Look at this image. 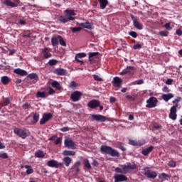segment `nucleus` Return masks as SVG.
<instances>
[{
	"label": "nucleus",
	"instance_id": "774afa93",
	"mask_svg": "<svg viewBox=\"0 0 182 182\" xmlns=\"http://www.w3.org/2000/svg\"><path fill=\"white\" fill-rule=\"evenodd\" d=\"M166 83V85H171V83H173V79H168Z\"/></svg>",
	"mask_w": 182,
	"mask_h": 182
},
{
	"label": "nucleus",
	"instance_id": "9d476101",
	"mask_svg": "<svg viewBox=\"0 0 182 182\" xmlns=\"http://www.w3.org/2000/svg\"><path fill=\"white\" fill-rule=\"evenodd\" d=\"M91 117L95 122H100L101 123H103V122H106V117H105L102 114H92Z\"/></svg>",
	"mask_w": 182,
	"mask_h": 182
},
{
	"label": "nucleus",
	"instance_id": "c756f323",
	"mask_svg": "<svg viewBox=\"0 0 182 182\" xmlns=\"http://www.w3.org/2000/svg\"><path fill=\"white\" fill-rule=\"evenodd\" d=\"M55 73L59 76H63L66 73V70L63 68H58L55 70Z\"/></svg>",
	"mask_w": 182,
	"mask_h": 182
},
{
	"label": "nucleus",
	"instance_id": "f03ea898",
	"mask_svg": "<svg viewBox=\"0 0 182 182\" xmlns=\"http://www.w3.org/2000/svg\"><path fill=\"white\" fill-rule=\"evenodd\" d=\"M66 15L65 16H61L59 18L60 22L62 23H66L68 22H70V21H75V11L73 10H65V11Z\"/></svg>",
	"mask_w": 182,
	"mask_h": 182
},
{
	"label": "nucleus",
	"instance_id": "cd10ccee",
	"mask_svg": "<svg viewBox=\"0 0 182 182\" xmlns=\"http://www.w3.org/2000/svg\"><path fill=\"white\" fill-rule=\"evenodd\" d=\"M1 82L3 85H8L9 82H11V78H9L8 76H3L1 78Z\"/></svg>",
	"mask_w": 182,
	"mask_h": 182
},
{
	"label": "nucleus",
	"instance_id": "39448f33",
	"mask_svg": "<svg viewBox=\"0 0 182 182\" xmlns=\"http://www.w3.org/2000/svg\"><path fill=\"white\" fill-rule=\"evenodd\" d=\"M14 132L15 133V134H17V136H18L21 139H26L28 137V133L26 132V131L23 129L15 128L14 129Z\"/></svg>",
	"mask_w": 182,
	"mask_h": 182
},
{
	"label": "nucleus",
	"instance_id": "2eb2a0df",
	"mask_svg": "<svg viewBox=\"0 0 182 182\" xmlns=\"http://www.w3.org/2000/svg\"><path fill=\"white\" fill-rule=\"evenodd\" d=\"M14 73L19 75L20 76H26V75H28V72H26V70H22L21 68L14 69Z\"/></svg>",
	"mask_w": 182,
	"mask_h": 182
},
{
	"label": "nucleus",
	"instance_id": "052dcab7",
	"mask_svg": "<svg viewBox=\"0 0 182 182\" xmlns=\"http://www.w3.org/2000/svg\"><path fill=\"white\" fill-rule=\"evenodd\" d=\"M133 48L134 49H141V45H140V44H135V45H134V46H133Z\"/></svg>",
	"mask_w": 182,
	"mask_h": 182
},
{
	"label": "nucleus",
	"instance_id": "1a4fd4ad",
	"mask_svg": "<svg viewBox=\"0 0 182 182\" xmlns=\"http://www.w3.org/2000/svg\"><path fill=\"white\" fill-rule=\"evenodd\" d=\"M130 75V76H133V73H134V67L133 66H127L125 69H124L122 72L119 73V75Z\"/></svg>",
	"mask_w": 182,
	"mask_h": 182
},
{
	"label": "nucleus",
	"instance_id": "680f3d73",
	"mask_svg": "<svg viewBox=\"0 0 182 182\" xmlns=\"http://www.w3.org/2000/svg\"><path fill=\"white\" fill-rule=\"evenodd\" d=\"M79 166H80V161H77L75 163V164L73 166V168H77V167H79Z\"/></svg>",
	"mask_w": 182,
	"mask_h": 182
},
{
	"label": "nucleus",
	"instance_id": "4d7b16f0",
	"mask_svg": "<svg viewBox=\"0 0 182 182\" xmlns=\"http://www.w3.org/2000/svg\"><path fill=\"white\" fill-rule=\"evenodd\" d=\"M129 34L130 35V36H132V38H137V33L134 31H131Z\"/></svg>",
	"mask_w": 182,
	"mask_h": 182
},
{
	"label": "nucleus",
	"instance_id": "f704fd0d",
	"mask_svg": "<svg viewBox=\"0 0 182 182\" xmlns=\"http://www.w3.org/2000/svg\"><path fill=\"white\" fill-rule=\"evenodd\" d=\"M98 54H99L98 52L89 53V60L91 63H93V62L92 61V58L95 56H97Z\"/></svg>",
	"mask_w": 182,
	"mask_h": 182
},
{
	"label": "nucleus",
	"instance_id": "37998d69",
	"mask_svg": "<svg viewBox=\"0 0 182 182\" xmlns=\"http://www.w3.org/2000/svg\"><path fill=\"white\" fill-rule=\"evenodd\" d=\"M127 167L128 168L129 171V170H136V164H128Z\"/></svg>",
	"mask_w": 182,
	"mask_h": 182
},
{
	"label": "nucleus",
	"instance_id": "f257e3e1",
	"mask_svg": "<svg viewBox=\"0 0 182 182\" xmlns=\"http://www.w3.org/2000/svg\"><path fill=\"white\" fill-rule=\"evenodd\" d=\"M100 151L102 154H109L112 157H120V153L117 150L112 148V146L102 145L100 147Z\"/></svg>",
	"mask_w": 182,
	"mask_h": 182
},
{
	"label": "nucleus",
	"instance_id": "338daca9",
	"mask_svg": "<svg viewBox=\"0 0 182 182\" xmlns=\"http://www.w3.org/2000/svg\"><path fill=\"white\" fill-rule=\"evenodd\" d=\"M18 23L21 25H26V21H25V20L20 19Z\"/></svg>",
	"mask_w": 182,
	"mask_h": 182
},
{
	"label": "nucleus",
	"instance_id": "bf43d9fd",
	"mask_svg": "<svg viewBox=\"0 0 182 182\" xmlns=\"http://www.w3.org/2000/svg\"><path fill=\"white\" fill-rule=\"evenodd\" d=\"M115 172L116 173H120L121 174H123V169H122V168H115Z\"/></svg>",
	"mask_w": 182,
	"mask_h": 182
},
{
	"label": "nucleus",
	"instance_id": "a18cd8bd",
	"mask_svg": "<svg viewBox=\"0 0 182 182\" xmlns=\"http://www.w3.org/2000/svg\"><path fill=\"white\" fill-rule=\"evenodd\" d=\"M122 168L123 174H127V173H129V168H127V165H124Z\"/></svg>",
	"mask_w": 182,
	"mask_h": 182
},
{
	"label": "nucleus",
	"instance_id": "7ed1b4c3",
	"mask_svg": "<svg viewBox=\"0 0 182 182\" xmlns=\"http://www.w3.org/2000/svg\"><path fill=\"white\" fill-rule=\"evenodd\" d=\"M158 102L159 100H157V98L156 97H151L146 100V107H147L148 109H153L154 107H156V106H157Z\"/></svg>",
	"mask_w": 182,
	"mask_h": 182
},
{
	"label": "nucleus",
	"instance_id": "a211bd4d",
	"mask_svg": "<svg viewBox=\"0 0 182 182\" xmlns=\"http://www.w3.org/2000/svg\"><path fill=\"white\" fill-rule=\"evenodd\" d=\"M154 149V146H149L148 148L144 149L141 151V154L144 156H149V154H150V153H151V151H153Z\"/></svg>",
	"mask_w": 182,
	"mask_h": 182
},
{
	"label": "nucleus",
	"instance_id": "e433bc0d",
	"mask_svg": "<svg viewBox=\"0 0 182 182\" xmlns=\"http://www.w3.org/2000/svg\"><path fill=\"white\" fill-rule=\"evenodd\" d=\"M181 97H176V98L173 101V105H175L176 109H177V107H178V102H181Z\"/></svg>",
	"mask_w": 182,
	"mask_h": 182
},
{
	"label": "nucleus",
	"instance_id": "a19ab883",
	"mask_svg": "<svg viewBox=\"0 0 182 182\" xmlns=\"http://www.w3.org/2000/svg\"><path fill=\"white\" fill-rule=\"evenodd\" d=\"M48 65L50 66H55V65H58V60H55V59H50L49 61H48Z\"/></svg>",
	"mask_w": 182,
	"mask_h": 182
},
{
	"label": "nucleus",
	"instance_id": "f3484780",
	"mask_svg": "<svg viewBox=\"0 0 182 182\" xmlns=\"http://www.w3.org/2000/svg\"><path fill=\"white\" fill-rule=\"evenodd\" d=\"M3 4L6 6H10V8H16L18 4L12 2L11 0H5Z\"/></svg>",
	"mask_w": 182,
	"mask_h": 182
},
{
	"label": "nucleus",
	"instance_id": "7c9ffc66",
	"mask_svg": "<svg viewBox=\"0 0 182 182\" xmlns=\"http://www.w3.org/2000/svg\"><path fill=\"white\" fill-rule=\"evenodd\" d=\"M133 23L134 26H135L136 29H139V31H141V29H143V24H141L138 21H134Z\"/></svg>",
	"mask_w": 182,
	"mask_h": 182
},
{
	"label": "nucleus",
	"instance_id": "e2e57ef3",
	"mask_svg": "<svg viewBox=\"0 0 182 182\" xmlns=\"http://www.w3.org/2000/svg\"><path fill=\"white\" fill-rule=\"evenodd\" d=\"M46 122L48 121L43 117L42 119L40 120V124H45Z\"/></svg>",
	"mask_w": 182,
	"mask_h": 182
},
{
	"label": "nucleus",
	"instance_id": "ea45409f",
	"mask_svg": "<svg viewBox=\"0 0 182 182\" xmlns=\"http://www.w3.org/2000/svg\"><path fill=\"white\" fill-rule=\"evenodd\" d=\"M39 120V114H34L33 117V121L32 123H38Z\"/></svg>",
	"mask_w": 182,
	"mask_h": 182
},
{
	"label": "nucleus",
	"instance_id": "603ef678",
	"mask_svg": "<svg viewBox=\"0 0 182 182\" xmlns=\"http://www.w3.org/2000/svg\"><path fill=\"white\" fill-rule=\"evenodd\" d=\"M168 165L170 167H175V166H176V161H170L168 163Z\"/></svg>",
	"mask_w": 182,
	"mask_h": 182
},
{
	"label": "nucleus",
	"instance_id": "c9c22d12",
	"mask_svg": "<svg viewBox=\"0 0 182 182\" xmlns=\"http://www.w3.org/2000/svg\"><path fill=\"white\" fill-rule=\"evenodd\" d=\"M84 166L88 170H90V168H92V166L90 165V163H89V159H85L84 160Z\"/></svg>",
	"mask_w": 182,
	"mask_h": 182
},
{
	"label": "nucleus",
	"instance_id": "864d4df0",
	"mask_svg": "<svg viewBox=\"0 0 182 182\" xmlns=\"http://www.w3.org/2000/svg\"><path fill=\"white\" fill-rule=\"evenodd\" d=\"M1 159H8V154L6 153H0Z\"/></svg>",
	"mask_w": 182,
	"mask_h": 182
},
{
	"label": "nucleus",
	"instance_id": "3c124183",
	"mask_svg": "<svg viewBox=\"0 0 182 182\" xmlns=\"http://www.w3.org/2000/svg\"><path fill=\"white\" fill-rule=\"evenodd\" d=\"M77 86V84H76V82L73 81L70 83V87H71V89H76V87Z\"/></svg>",
	"mask_w": 182,
	"mask_h": 182
},
{
	"label": "nucleus",
	"instance_id": "412c9836",
	"mask_svg": "<svg viewBox=\"0 0 182 182\" xmlns=\"http://www.w3.org/2000/svg\"><path fill=\"white\" fill-rule=\"evenodd\" d=\"M51 43L53 46H58L59 45V36H53L51 38Z\"/></svg>",
	"mask_w": 182,
	"mask_h": 182
},
{
	"label": "nucleus",
	"instance_id": "4468645a",
	"mask_svg": "<svg viewBox=\"0 0 182 182\" xmlns=\"http://www.w3.org/2000/svg\"><path fill=\"white\" fill-rule=\"evenodd\" d=\"M82 58H86V53H79L76 54L75 57V60H76V62H80L81 65H83L84 62L80 60V59H82Z\"/></svg>",
	"mask_w": 182,
	"mask_h": 182
},
{
	"label": "nucleus",
	"instance_id": "423d86ee",
	"mask_svg": "<svg viewBox=\"0 0 182 182\" xmlns=\"http://www.w3.org/2000/svg\"><path fill=\"white\" fill-rule=\"evenodd\" d=\"M82 93L80 91H75L70 95V99L73 102H79L82 96Z\"/></svg>",
	"mask_w": 182,
	"mask_h": 182
},
{
	"label": "nucleus",
	"instance_id": "b1692460",
	"mask_svg": "<svg viewBox=\"0 0 182 182\" xmlns=\"http://www.w3.org/2000/svg\"><path fill=\"white\" fill-rule=\"evenodd\" d=\"M113 80L117 87H120V86H122V79H120V77H114Z\"/></svg>",
	"mask_w": 182,
	"mask_h": 182
},
{
	"label": "nucleus",
	"instance_id": "aec40b11",
	"mask_svg": "<svg viewBox=\"0 0 182 182\" xmlns=\"http://www.w3.org/2000/svg\"><path fill=\"white\" fill-rule=\"evenodd\" d=\"M43 56L45 59H49V58H52V54L48 52V48H45L42 50Z\"/></svg>",
	"mask_w": 182,
	"mask_h": 182
},
{
	"label": "nucleus",
	"instance_id": "a878e982",
	"mask_svg": "<svg viewBox=\"0 0 182 182\" xmlns=\"http://www.w3.org/2000/svg\"><path fill=\"white\" fill-rule=\"evenodd\" d=\"M35 157H37L38 159H43V157H45V153H43V151L38 150L35 153Z\"/></svg>",
	"mask_w": 182,
	"mask_h": 182
},
{
	"label": "nucleus",
	"instance_id": "5701e85b",
	"mask_svg": "<svg viewBox=\"0 0 182 182\" xmlns=\"http://www.w3.org/2000/svg\"><path fill=\"white\" fill-rule=\"evenodd\" d=\"M98 1L100 3L101 9H105L109 4V1L107 0H98Z\"/></svg>",
	"mask_w": 182,
	"mask_h": 182
},
{
	"label": "nucleus",
	"instance_id": "bb28decb",
	"mask_svg": "<svg viewBox=\"0 0 182 182\" xmlns=\"http://www.w3.org/2000/svg\"><path fill=\"white\" fill-rule=\"evenodd\" d=\"M80 25L82 26V28H85V29H92V23H90L89 21L81 23Z\"/></svg>",
	"mask_w": 182,
	"mask_h": 182
},
{
	"label": "nucleus",
	"instance_id": "6e6552de",
	"mask_svg": "<svg viewBox=\"0 0 182 182\" xmlns=\"http://www.w3.org/2000/svg\"><path fill=\"white\" fill-rule=\"evenodd\" d=\"M48 167H54L55 168H60L63 164L58 161L50 160L47 162Z\"/></svg>",
	"mask_w": 182,
	"mask_h": 182
},
{
	"label": "nucleus",
	"instance_id": "2f4dec72",
	"mask_svg": "<svg viewBox=\"0 0 182 182\" xmlns=\"http://www.w3.org/2000/svg\"><path fill=\"white\" fill-rule=\"evenodd\" d=\"M43 117L44 119H46V120H47V122H49V120H50V119H52V117H53V115L52 113H50V112L44 113V114H43Z\"/></svg>",
	"mask_w": 182,
	"mask_h": 182
},
{
	"label": "nucleus",
	"instance_id": "0eeeda50",
	"mask_svg": "<svg viewBox=\"0 0 182 182\" xmlns=\"http://www.w3.org/2000/svg\"><path fill=\"white\" fill-rule=\"evenodd\" d=\"M64 146L65 147H68V149H71L72 150H75V149H76V144L70 139H65L64 140Z\"/></svg>",
	"mask_w": 182,
	"mask_h": 182
},
{
	"label": "nucleus",
	"instance_id": "0e129e2a",
	"mask_svg": "<svg viewBox=\"0 0 182 182\" xmlns=\"http://www.w3.org/2000/svg\"><path fill=\"white\" fill-rule=\"evenodd\" d=\"M144 83V81L143 80H138L136 81V85H143Z\"/></svg>",
	"mask_w": 182,
	"mask_h": 182
},
{
	"label": "nucleus",
	"instance_id": "4be33fe9",
	"mask_svg": "<svg viewBox=\"0 0 182 182\" xmlns=\"http://www.w3.org/2000/svg\"><path fill=\"white\" fill-rule=\"evenodd\" d=\"M51 86L54 87V89H56V90H62V86H60V84L58 81L51 82Z\"/></svg>",
	"mask_w": 182,
	"mask_h": 182
},
{
	"label": "nucleus",
	"instance_id": "c03bdc74",
	"mask_svg": "<svg viewBox=\"0 0 182 182\" xmlns=\"http://www.w3.org/2000/svg\"><path fill=\"white\" fill-rule=\"evenodd\" d=\"M71 31L74 33H76V32H80V31H82V27H73L71 28Z\"/></svg>",
	"mask_w": 182,
	"mask_h": 182
},
{
	"label": "nucleus",
	"instance_id": "f8f14e48",
	"mask_svg": "<svg viewBox=\"0 0 182 182\" xmlns=\"http://www.w3.org/2000/svg\"><path fill=\"white\" fill-rule=\"evenodd\" d=\"M169 118L172 120H176L177 119V108H176V106L171 107L170 109Z\"/></svg>",
	"mask_w": 182,
	"mask_h": 182
},
{
	"label": "nucleus",
	"instance_id": "9b49d317",
	"mask_svg": "<svg viewBox=\"0 0 182 182\" xmlns=\"http://www.w3.org/2000/svg\"><path fill=\"white\" fill-rule=\"evenodd\" d=\"M87 106L90 109H96V107L100 106V102L97 100H92L88 102Z\"/></svg>",
	"mask_w": 182,
	"mask_h": 182
},
{
	"label": "nucleus",
	"instance_id": "79ce46f5",
	"mask_svg": "<svg viewBox=\"0 0 182 182\" xmlns=\"http://www.w3.org/2000/svg\"><path fill=\"white\" fill-rule=\"evenodd\" d=\"M28 77L30 78V79H33L34 80H38V74H36V73H31V74H29L28 75Z\"/></svg>",
	"mask_w": 182,
	"mask_h": 182
},
{
	"label": "nucleus",
	"instance_id": "6e6d98bb",
	"mask_svg": "<svg viewBox=\"0 0 182 182\" xmlns=\"http://www.w3.org/2000/svg\"><path fill=\"white\" fill-rule=\"evenodd\" d=\"M164 27L166 28V29H167V31H171V29H173V28H171V26H170V23H166L164 25Z\"/></svg>",
	"mask_w": 182,
	"mask_h": 182
},
{
	"label": "nucleus",
	"instance_id": "dca6fc26",
	"mask_svg": "<svg viewBox=\"0 0 182 182\" xmlns=\"http://www.w3.org/2000/svg\"><path fill=\"white\" fill-rule=\"evenodd\" d=\"M49 140H50L51 141H53L54 144L58 146V144L62 143V138L60 137H58L56 136H53L49 138Z\"/></svg>",
	"mask_w": 182,
	"mask_h": 182
},
{
	"label": "nucleus",
	"instance_id": "49530a36",
	"mask_svg": "<svg viewBox=\"0 0 182 182\" xmlns=\"http://www.w3.org/2000/svg\"><path fill=\"white\" fill-rule=\"evenodd\" d=\"M93 77L95 80H97V82H103V79L98 75H93Z\"/></svg>",
	"mask_w": 182,
	"mask_h": 182
},
{
	"label": "nucleus",
	"instance_id": "393cba45",
	"mask_svg": "<svg viewBox=\"0 0 182 182\" xmlns=\"http://www.w3.org/2000/svg\"><path fill=\"white\" fill-rule=\"evenodd\" d=\"M63 161L65 164V166L69 167V166H70V164L72 163V159L69 156H65L63 158Z\"/></svg>",
	"mask_w": 182,
	"mask_h": 182
},
{
	"label": "nucleus",
	"instance_id": "6ab92c4d",
	"mask_svg": "<svg viewBox=\"0 0 182 182\" xmlns=\"http://www.w3.org/2000/svg\"><path fill=\"white\" fill-rule=\"evenodd\" d=\"M174 97V95L171 93H168V94H163L161 96V98L164 102H168L171 99H173Z\"/></svg>",
	"mask_w": 182,
	"mask_h": 182
},
{
	"label": "nucleus",
	"instance_id": "5fc2aeb1",
	"mask_svg": "<svg viewBox=\"0 0 182 182\" xmlns=\"http://www.w3.org/2000/svg\"><path fill=\"white\" fill-rule=\"evenodd\" d=\"M60 132H69V130H70V129L69 128V127H63L61 129H60Z\"/></svg>",
	"mask_w": 182,
	"mask_h": 182
},
{
	"label": "nucleus",
	"instance_id": "58836bf2",
	"mask_svg": "<svg viewBox=\"0 0 182 182\" xmlns=\"http://www.w3.org/2000/svg\"><path fill=\"white\" fill-rule=\"evenodd\" d=\"M58 41L61 46H66V42H65V40H63V38L61 36H58Z\"/></svg>",
	"mask_w": 182,
	"mask_h": 182
},
{
	"label": "nucleus",
	"instance_id": "c85d7f7f",
	"mask_svg": "<svg viewBox=\"0 0 182 182\" xmlns=\"http://www.w3.org/2000/svg\"><path fill=\"white\" fill-rule=\"evenodd\" d=\"M129 144L131 146H143V144H144V143H141L140 141L129 139Z\"/></svg>",
	"mask_w": 182,
	"mask_h": 182
},
{
	"label": "nucleus",
	"instance_id": "de8ad7c7",
	"mask_svg": "<svg viewBox=\"0 0 182 182\" xmlns=\"http://www.w3.org/2000/svg\"><path fill=\"white\" fill-rule=\"evenodd\" d=\"M159 178H170V176L166 174V173H162L159 176Z\"/></svg>",
	"mask_w": 182,
	"mask_h": 182
},
{
	"label": "nucleus",
	"instance_id": "ddd939ff",
	"mask_svg": "<svg viewBox=\"0 0 182 182\" xmlns=\"http://www.w3.org/2000/svg\"><path fill=\"white\" fill-rule=\"evenodd\" d=\"M114 182L127 181V176L124 175H115L114 176Z\"/></svg>",
	"mask_w": 182,
	"mask_h": 182
},
{
	"label": "nucleus",
	"instance_id": "09e8293b",
	"mask_svg": "<svg viewBox=\"0 0 182 182\" xmlns=\"http://www.w3.org/2000/svg\"><path fill=\"white\" fill-rule=\"evenodd\" d=\"M159 35L161 36H168V31H159Z\"/></svg>",
	"mask_w": 182,
	"mask_h": 182
},
{
	"label": "nucleus",
	"instance_id": "13d9d810",
	"mask_svg": "<svg viewBox=\"0 0 182 182\" xmlns=\"http://www.w3.org/2000/svg\"><path fill=\"white\" fill-rule=\"evenodd\" d=\"M162 92H164V93H168V92H170V90H168V87L167 86H165L163 87Z\"/></svg>",
	"mask_w": 182,
	"mask_h": 182
},
{
	"label": "nucleus",
	"instance_id": "4c0bfd02",
	"mask_svg": "<svg viewBox=\"0 0 182 182\" xmlns=\"http://www.w3.org/2000/svg\"><path fill=\"white\" fill-rule=\"evenodd\" d=\"M37 97H41L43 99V97H46V92H38L36 94Z\"/></svg>",
	"mask_w": 182,
	"mask_h": 182
},
{
	"label": "nucleus",
	"instance_id": "72a5a7b5",
	"mask_svg": "<svg viewBox=\"0 0 182 182\" xmlns=\"http://www.w3.org/2000/svg\"><path fill=\"white\" fill-rule=\"evenodd\" d=\"M24 167L25 168H26V174H32V173H33V168H32V166L29 165H26Z\"/></svg>",
	"mask_w": 182,
	"mask_h": 182
},
{
	"label": "nucleus",
	"instance_id": "8fccbe9b",
	"mask_svg": "<svg viewBox=\"0 0 182 182\" xmlns=\"http://www.w3.org/2000/svg\"><path fill=\"white\" fill-rule=\"evenodd\" d=\"M9 103H11V100H9V97L5 98L4 100V106H8Z\"/></svg>",
	"mask_w": 182,
	"mask_h": 182
},
{
	"label": "nucleus",
	"instance_id": "69168bd1",
	"mask_svg": "<svg viewBox=\"0 0 182 182\" xmlns=\"http://www.w3.org/2000/svg\"><path fill=\"white\" fill-rule=\"evenodd\" d=\"M92 165L95 166V167H97V166H99V163L95 159H93Z\"/></svg>",
	"mask_w": 182,
	"mask_h": 182
},
{
	"label": "nucleus",
	"instance_id": "20e7f679",
	"mask_svg": "<svg viewBox=\"0 0 182 182\" xmlns=\"http://www.w3.org/2000/svg\"><path fill=\"white\" fill-rule=\"evenodd\" d=\"M142 173L144 176L148 177V178H156L157 177V173L155 171H150L148 167L144 168Z\"/></svg>",
	"mask_w": 182,
	"mask_h": 182
},
{
	"label": "nucleus",
	"instance_id": "473e14b6",
	"mask_svg": "<svg viewBox=\"0 0 182 182\" xmlns=\"http://www.w3.org/2000/svg\"><path fill=\"white\" fill-rule=\"evenodd\" d=\"M63 156H75L76 154V152L75 151H63Z\"/></svg>",
	"mask_w": 182,
	"mask_h": 182
}]
</instances>
